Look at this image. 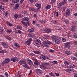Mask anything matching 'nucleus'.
Returning <instances> with one entry per match:
<instances>
[{"label": "nucleus", "mask_w": 77, "mask_h": 77, "mask_svg": "<svg viewBox=\"0 0 77 77\" xmlns=\"http://www.w3.org/2000/svg\"><path fill=\"white\" fill-rule=\"evenodd\" d=\"M35 6L37 7V11L40 10V9L41 8V5L40 4H35Z\"/></svg>", "instance_id": "3"}, {"label": "nucleus", "mask_w": 77, "mask_h": 77, "mask_svg": "<svg viewBox=\"0 0 77 77\" xmlns=\"http://www.w3.org/2000/svg\"><path fill=\"white\" fill-rule=\"evenodd\" d=\"M5 61L6 63H8L10 62V59L9 58H6Z\"/></svg>", "instance_id": "22"}, {"label": "nucleus", "mask_w": 77, "mask_h": 77, "mask_svg": "<svg viewBox=\"0 0 77 77\" xmlns=\"http://www.w3.org/2000/svg\"><path fill=\"white\" fill-rule=\"evenodd\" d=\"M62 5H63L62 4V3L60 2L57 6V8H58V9H59V8H60Z\"/></svg>", "instance_id": "20"}, {"label": "nucleus", "mask_w": 77, "mask_h": 77, "mask_svg": "<svg viewBox=\"0 0 77 77\" xmlns=\"http://www.w3.org/2000/svg\"><path fill=\"white\" fill-rule=\"evenodd\" d=\"M29 11H33L35 12H37V9L34 8H29Z\"/></svg>", "instance_id": "6"}, {"label": "nucleus", "mask_w": 77, "mask_h": 77, "mask_svg": "<svg viewBox=\"0 0 77 77\" xmlns=\"http://www.w3.org/2000/svg\"><path fill=\"white\" fill-rule=\"evenodd\" d=\"M34 53H35V54H41V52L38 51H34Z\"/></svg>", "instance_id": "25"}, {"label": "nucleus", "mask_w": 77, "mask_h": 77, "mask_svg": "<svg viewBox=\"0 0 77 77\" xmlns=\"http://www.w3.org/2000/svg\"><path fill=\"white\" fill-rule=\"evenodd\" d=\"M25 44L28 45H30V42L28 40L25 42Z\"/></svg>", "instance_id": "32"}, {"label": "nucleus", "mask_w": 77, "mask_h": 77, "mask_svg": "<svg viewBox=\"0 0 77 77\" xmlns=\"http://www.w3.org/2000/svg\"><path fill=\"white\" fill-rule=\"evenodd\" d=\"M14 45H15V46H16L17 47V48H19V47H20V45H19V44L18 43H14Z\"/></svg>", "instance_id": "24"}, {"label": "nucleus", "mask_w": 77, "mask_h": 77, "mask_svg": "<svg viewBox=\"0 0 77 77\" xmlns=\"http://www.w3.org/2000/svg\"><path fill=\"white\" fill-rule=\"evenodd\" d=\"M41 58L42 60H46V59H47V57L45 56L42 54L41 56Z\"/></svg>", "instance_id": "8"}, {"label": "nucleus", "mask_w": 77, "mask_h": 77, "mask_svg": "<svg viewBox=\"0 0 77 77\" xmlns=\"http://www.w3.org/2000/svg\"><path fill=\"white\" fill-rule=\"evenodd\" d=\"M36 72L39 74H42V71L40 69H36L35 70Z\"/></svg>", "instance_id": "10"}, {"label": "nucleus", "mask_w": 77, "mask_h": 77, "mask_svg": "<svg viewBox=\"0 0 77 77\" xmlns=\"http://www.w3.org/2000/svg\"><path fill=\"white\" fill-rule=\"evenodd\" d=\"M49 75H51V76H54V74H53V73L52 72L49 73Z\"/></svg>", "instance_id": "48"}, {"label": "nucleus", "mask_w": 77, "mask_h": 77, "mask_svg": "<svg viewBox=\"0 0 77 77\" xmlns=\"http://www.w3.org/2000/svg\"><path fill=\"white\" fill-rule=\"evenodd\" d=\"M56 0H51V4H53V3H54L56 1Z\"/></svg>", "instance_id": "40"}, {"label": "nucleus", "mask_w": 77, "mask_h": 77, "mask_svg": "<svg viewBox=\"0 0 77 77\" xmlns=\"http://www.w3.org/2000/svg\"><path fill=\"white\" fill-rule=\"evenodd\" d=\"M65 66H68V62H65Z\"/></svg>", "instance_id": "41"}, {"label": "nucleus", "mask_w": 77, "mask_h": 77, "mask_svg": "<svg viewBox=\"0 0 77 77\" xmlns=\"http://www.w3.org/2000/svg\"><path fill=\"white\" fill-rule=\"evenodd\" d=\"M32 39L31 38H29V40H28V41H29L30 42H32Z\"/></svg>", "instance_id": "59"}, {"label": "nucleus", "mask_w": 77, "mask_h": 77, "mask_svg": "<svg viewBox=\"0 0 77 77\" xmlns=\"http://www.w3.org/2000/svg\"><path fill=\"white\" fill-rule=\"evenodd\" d=\"M43 65H45V66H48V65H50V63H43Z\"/></svg>", "instance_id": "33"}, {"label": "nucleus", "mask_w": 77, "mask_h": 77, "mask_svg": "<svg viewBox=\"0 0 77 77\" xmlns=\"http://www.w3.org/2000/svg\"><path fill=\"white\" fill-rule=\"evenodd\" d=\"M75 27L74 26H73L72 27V28L71 29V30L72 32H74L75 31Z\"/></svg>", "instance_id": "29"}, {"label": "nucleus", "mask_w": 77, "mask_h": 77, "mask_svg": "<svg viewBox=\"0 0 77 77\" xmlns=\"http://www.w3.org/2000/svg\"><path fill=\"white\" fill-rule=\"evenodd\" d=\"M12 31L11 29H7V32L8 33H10L11 32H12Z\"/></svg>", "instance_id": "31"}, {"label": "nucleus", "mask_w": 77, "mask_h": 77, "mask_svg": "<svg viewBox=\"0 0 77 77\" xmlns=\"http://www.w3.org/2000/svg\"><path fill=\"white\" fill-rule=\"evenodd\" d=\"M71 71V69H67L66 70V71L68 72H70Z\"/></svg>", "instance_id": "44"}, {"label": "nucleus", "mask_w": 77, "mask_h": 77, "mask_svg": "<svg viewBox=\"0 0 77 77\" xmlns=\"http://www.w3.org/2000/svg\"><path fill=\"white\" fill-rule=\"evenodd\" d=\"M5 38L8 40H10V41H11V40H12V39H11V37H9L8 36H5Z\"/></svg>", "instance_id": "30"}, {"label": "nucleus", "mask_w": 77, "mask_h": 77, "mask_svg": "<svg viewBox=\"0 0 77 77\" xmlns=\"http://www.w3.org/2000/svg\"><path fill=\"white\" fill-rule=\"evenodd\" d=\"M27 23V26H30V23H29V22H27V23Z\"/></svg>", "instance_id": "58"}, {"label": "nucleus", "mask_w": 77, "mask_h": 77, "mask_svg": "<svg viewBox=\"0 0 77 77\" xmlns=\"http://www.w3.org/2000/svg\"><path fill=\"white\" fill-rule=\"evenodd\" d=\"M6 23L8 26H13V24L7 21Z\"/></svg>", "instance_id": "16"}, {"label": "nucleus", "mask_w": 77, "mask_h": 77, "mask_svg": "<svg viewBox=\"0 0 77 77\" xmlns=\"http://www.w3.org/2000/svg\"><path fill=\"white\" fill-rule=\"evenodd\" d=\"M40 67L43 70L44 69H47V68L45 66H44L42 65H40Z\"/></svg>", "instance_id": "7"}, {"label": "nucleus", "mask_w": 77, "mask_h": 77, "mask_svg": "<svg viewBox=\"0 0 77 77\" xmlns=\"http://www.w3.org/2000/svg\"><path fill=\"white\" fill-rule=\"evenodd\" d=\"M45 32H46L47 33H50V32H51V31L50 30V29H48L47 28L45 29Z\"/></svg>", "instance_id": "15"}, {"label": "nucleus", "mask_w": 77, "mask_h": 77, "mask_svg": "<svg viewBox=\"0 0 77 77\" xmlns=\"http://www.w3.org/2000/svg\"><path fill=\"white\" fill-rule=\"evenodd\" d=\"M53 62L54 64H55L56 65H57V62L56 61H54Z\"/></svg>", "instance_id": "55"}, {"label": "nucleus", "mask_w": 77, "mask_h": 77, "mask_svg": "<svg viewBox=\"0 0 77 77\" xmlns=\"http://www.w3.org/2000/svg\"><path fill=\"white\" fill-rule=\"evenodd\" d=\"M33 44L35 45H36V46H37V47H38L39 46V43H38L37 42V41H34L33 42Z\"/></svg>", "instance_id": "9"}, {"label": "nucleus", "mask_w": 77, "mask_h": 77, "mask_svg": "<svg viewBox=\"0 0 77 77\" xmlns=\"http://www.w3.org/2000/svg\"><path fill=\"white\" fill-rule=\"evenodd\" d=\"M66 15H69L70 14V11H69V10L68 9L66 11Z\"/></svg>", "instance_id": "26"}, {"label": "nucleus", "mask_w": 77, "mask_h": 77, "mask_svg": "<svg viewBox=\"0 0 77 77\" xmlns=\"http://www.w3.org/2000/svg\"><path fill=\"white\" fill-rule=\"evenodd\" d=\"M19 17H20V18H22L23 15L20 14L19 15Z\"/></svg>", "instance_id": "60"}, {"label": "nucleus", "mask_w": 77, "mask_h": 77, "mask_svg": "<svg viewBox=\"0 0 77 77\" xmlns=\"http://www.w3.org/2000/svg\"><path fill=\"white\" fill-rule=\"evenodd\" d=\"M65 53L66 54L69 55V54H71V52L70 51H65Z\"/></svg>", "instance_id": "37"}, {"label": "nucleus", "mask_w": 77, "mask_h": 77, "mask_svg": "<svg viewBox=\"0 0 77 77\" xmlns=\"http://www.w3.org/2000/svg\"><path fill=\"white\" fill-rule=\"evenodd\" d=\"M28 20V17H24L22 19V21H27Z\"/></svg>", "instance_id": "12"}, {"label": "nucleus", "mask_w": 77, "mask_h": 77, "mask_svg": "<svg viewBox=\"0 0 77 77\" xmlns=\"http://www.w3.org/2000/svg\"><path fill=\"white\" fill-rule=\"evenodd\" d=\"M52 38L53 40V41H54V43H55V44H60V40L57 38H56V37H55L54 36H52Z\"/></svg>", "instance_id": "1"}, {"label": "nucleus", "mask_w": 77, "mask_h": 77, "mask_svg": "<svg viewBox=\"0 0 77 77\" xmlns=\"http://www.w3.org/2000/svg\"><path fill=\"white\" fill-rule=\"evenodd\" d=\"M37 42H38V43L39 44V43H40L41 42V41H40V40H39V39H38L37 40H36Z\"/></svg>", "instance_id": "56"}, {"label": "nucleus", "mask_w": 77, "mask_h": 77, "mask_svg": "<svg viewBox=\"0 0 77 77\" xmlns=\"http://www.w3.org/2000/svg\"><path fill=\"white\" fill-rule=\"evenodd\" d=\"M5 63H6V62L5 61H3L2 62V65H5Z\"/></svg>", "instance_id": "63"}, {"label": "nucleus", "mask_w": 77, "mask_h": 77, "mask_svg": "<svg viewBox=\"0 0 77 77\" xmlns=\"http://www.w3.org/2000/svg\"><path fill=\"white\" fill-rule=\"evenodd\" d=\"M50 8H51V6L50 5H48L46 6V9L47 10L50 9Z\"/></svg>", "instance_id": "36"}, {"label": "nucleus", "mask_w": 77, "mask_h": 77, "mask_svg": "<svg viewBox=\"0 0 77 77\" xmlns=\"http://www.w3.org/2000/svg\"><path fill=\"white\" fill-rule=\"evenodd\" d=\"M27 62L29 65H33V63L32 62V61L30 60H27Z\"/></svg>", "instance_id": "11"}, {"label": "nucleus", "mask_w": 77, "mask_h": 77, "mask_svg": "<svg viewBox=\"0 0 77 77\" xmlns=\"http://www.w3.org/2000/svg\"><path fill=\"white\" fill-rule=\"evenodd\" d=\"M33 17L35 18H37V14H34L33 15Z\"/></svg>", "instance_id": "47"}, {"label": "nucleus", "mask_w": 77, "mask_h": 77, "mask_svg": "<svg viewBox=\"0 0 77 77\" xmlns=\"http://www.w3.org/2000/svg\"><path fill=\"white\" fill-rule=\"evenodd\" d=\"M66 0H63L62 2H61V3L63 5H65V4H66Z\"/></svg>", "instance_id": "18"}, {"label": "nucleus", "mask_w": 77, "mask_h": 77, "mask_svg": "<svg viewBox=\"0 0 77 77\" xmlns=\"http://www.w3.org/2000/svg\"><path fill=\"white\" fill-rule=\"evenodd\" d=\"M21 23H22V24L24 25V26H27V23H26L23 21H21Z\"/></svg>", "instance_id": "34"}, {"label": "nucleus", "mask_w": 77, "mask_h": 77, "mask_svg": "<svg viewBox=\"0 0 77 77\" xmlns=\"http://www.w3.org/2000/svg\"><path fill=\"white\" fill-rule=\"evenodd\" d=\"M18 59L17 57H14L13 58L11 59V61L14 62H16V61H18Z\"/></svg>", "instance_id": "5"}, {"label": "nucleus", "mask_w": 77, "mask_h": 77, "mask_svg": "<svg viewBox=\"0 0 77 77\" xmlns=\"http://www.w3.org/2000/svg\"><path fill=\"white\" fill-rule=\"evenodd\" d=\"M64 21L65 23H69V21L66 19H64Z\"/></svg>", "instance_id": "35"}, {"label": "nucleus", "mask_w": 77, "mask_h": 77, "mask_svg": "<svg viewBox=\"0 0 77 77\" xmlns=\"http://www.w3.org/2000/svg\"><path fill=\"white\" fill-rule=\"evenodd\" d=\"M24 14L25 15H28V13H27V12L26 11H24Z\"/></svg>", "instance_id": "46"}, {"label": "nucleus", "mask_w": 77, "mask_h": 77, "mask_svg": "<svg viewBox=\"0 0 77 77\" xmlns=\"http://www.w3.org/2000/svg\"><path fill=\"white\" fill-rule=\"evenodd\" d=\"M68 68H73V67L72 66H67Z\"/></svg>", "instance_id": "45"}, {"label": "nucleus", "mask_w": 77, "mask_h": 77, "mask_svg": "<svg viewBox=\"0 0 77 77\" xmlns=\"http://www.w3.org/2000/svg\"><path fill=\"white\" fill-rule=\"evenodd\" d=\"M49 51L51 53H54V50H53L50 49Z\"/></svg>", "instance_id": "52"}, {"label": "nucleus", "mask_w": 77, "mask_h": 77, "mask_svg": "<svg viewBox=\"0 0 77 77\" xmlns=\"http://www.w3.org/2000/svg\"><path fill=\"white\" fill-rule=\"evenodd\" d=\"M23 66L27 69H30V67L27 64H24L23 65Z\"/></svg>", "instance_id": "13"}, {"label": "nucleus", "mask_w": 77, "mask_h": 77, "mask_svg": "<svg viewBox=\"0 0 77 77\" xmlns=\"http://www.w3.org/2000/svg\"><path fill=\"white\" fill-rule=\"evenodd\" d=\"M4 30V29H3V28L2 27H1L0 28V33L1 34H2V33L3 32V31Z\"/></svg>", "instance_id": "17"}, {"label": "nucleus", "mask_w": 77, "mask_h": 77, "mask_svg": "<svg viewBox=\"0 0 77 77\" xmlns=\"http://www.w3.org/2000/svg\"><path fill=\"white\" fill-rule=\"evenodd\" d=\"M17 29H21V27L19 26H17Z\"/></svg>", "instance_id": "64"}, {"label": "nucleus", "mask_w": 77, "mask_h": 77, "mask_svg": "<svg viewBox=\"0 0 77 77\" xmlns=\"http://www.w3.org/2000/svg\"><path fill=\"white\" fill-rule=\"evenodd\" d=\"M18 8H19V5L18 4H16V5L15 6V9H17Z\"/></svg>", "instance_id": "27"}, {"label": "nucleus", "mask_w": 77, "mask_h": 77, "mask_svg": "<svg viewBox=\"0 0 77 77\" xmlns=\"http://www.w3.org/2000/svg\"><path fill=\"white\" fill-rule=\"evenodd\" d=\"M0 53H6L7 51L5 50H2L0 51Z\"/></svg>", "instance_id": "28"}, {"label": "nucleus", "mask_w": 77, "mask_h": 77, "mask_svg": "<svg viewBox=\"0 0 77 77\" xmlns=\"http://www.w3.org/2000/svg\"><path fill=\"white\" fill-rule=\"evenodd\" d=\"M34 63L35 65H37V66H38L39 65V64L36 63V62H34Z\"/></svg>", "instance_id": "53"}, {"label": "nucleus", "mask_w": 77, "mask_h": 77, "mask_svg": "<svg viewBox=\"0 0 77 77\" xmlns=\"http://www.w3.org/2000/svg\"><path fill=\"white\" fill-rule=\"evenodd\" d=\"M70 44H71L70 42H67L65 44L64 48H69V47H70Z\"/></svg>", "instance_id": "4"}, {"label": "nucleus", "mask_w": 77, "mask_h": 77, "mask_svg": "<svg viewBox=\"0 0 77 77\" xmlns=\"http://www.w3.org/2000/svg\"><path fill=\"white\" fill-rule=\"evenodd\" d=\"M6 8H5V6H3L2 7V11H5Z\"/></svg>", "instance_id": "43"}, {"label": "nucleus", "mask_w": 77, "mask_h": 77, "mask_svg": "<svg viewBox=\"0 0 77 77\" xmlns=\"http://www.w3.org/2000/svg\"><path fill=\"white\" fill-rule=\"evenodd\" d=\"M38 22L39 23H44V20H39L38 21Z\"/></svg>", "instance_id": "49"}, {"label": "nucleus", "mask_w": 77, "mask_h": 77, "mask_svg": "<svg viewBox=\"0 0 77 77\" xmlns=\"http://www.w3.org/2000/svg\"><path fill=\"white\" fill-rule=\"evenodd\" d=\"M12 1L13 3H17L19 2V0H12Z\"/></svg>", "instance_id": "23"}, {"label": "nucleus", "mask_w": 77, "mask_h": 77, "mask_svg": "<svg viewBox=\"0 0 77 77\" xmlns=\"http://www.w3.org/2000/svg\"><path fill=\"white\" fill-rule=\"evenodd\" d=\"M45 39H49V36L48 35L46 36L45 37Z\"/></svg>", "instance_id": "61"}, {"label": "nucleus", "mask_w": 77, "mask_h": 77, "mask_svg": "<svg viewBox=\"0 0 77 77\" xmlns=\"http://www.w3.org/2000/svg\"><path fill=\"white\" fill-rule=\"evenodd\" d=\"M74 37L75 38H77V34H74Z\"/></svg>", "instance_id": "54"}, {"label": "nucleus", "mask_w": 77, "mask_h": 77, "mask_svg": "<svg viewBox=\"0 0 77 77\" xmlns=\"http://www.w3.org/2000/svg\"><path fill=\"white\" fill-rule=\"evenodd\" d=\"M63 11H64V12H65V11L66 9V7H63Z\"/></svg>", "instance_id": "62"}, {"label": "nucleus", "mask_w": 77, "mask_h": 77, "mask_svg": "<svg viewBox=\"0 0 77 77\" xmlns=\"http://www.w3.org/2000/svg\"><path fill=\"white\" fill-rule=\"evenodd\" d=\"M19 63L20 65H23V64L26 63V62L24 61H20L19 62Z\"/></svg>", "instance_id": "14"}, {"label": "nucleus", "mask_w": 77, "mask_h": 77, "mask_svg": "<svg viewBox=\"0 0 77 77\" xmlns=\"http://www.w3.org/2000/svg\"><path fill=\"white\" fill-rule=\"evenodd\" d=\"M50 45L51 44V43H50V42L49 41H44V42H43L42 43L43 46V47H48V45Z\"/></svg>", "instance_id": "2"}, {"label": "nucleus", "mask_w": 77, "mask_h": 77, "mask_svg": "<svg viewBox=\"0 0 77 77\" xmlns=\"http://www.w3.org/2000/svg\"><path fill=\"white\" fill-rule=\"evenodd\" d=\"M56 29L57 30H60V31H62V28H60L59 26L56 27Z\"/></svg>", "instance_id": "19"}, {"label": "nucleus", "mask_w": 77, "mask_h": 77, "mask_svg": "<svg viewBox=\"0 0 77 77\" xmlns=\"http://www.w3.org/2000/svg\"><path fill=\"white\" fill-rule=\"evenodd\" d=\"M5 75H6V77H8L9 76V75L8 74L7 72H5Z\"/></svg>", "instance_id": "50"}, {"label": "nucleus", "mask_w": 77, "mask_h": 77, "mask_svg": "<svg viewBox=\"0 0 77 77\" xmlns=\"http://www.w3.org/2000/svg\"><path fill=\"white\" fill-rule=\"evenodd\" d=\"M71 58L72 60H77V59H76L77 58L76 57H71Z\"/></svg>", "instance_id": "38"}, {"label": "nucleus", "mask_w": 77, "mask_h": 77, "mask_svg": "<svg viewBox=\"0 0 77 77\" xmlns=\"http://www.w3.org/2000/svg\"><path fill=\"white\" fill-rule=\"evenodd\" d=\"M73 44L74 45H77V42L75 41L73 42Z\"/></svg>", "instance_id": "51"}, {"label": "nucleus", "mask_w": 77, "mask_h": 77, "mask_svg": "<svg viewBox=\"0 0 77 77\" xmlns=\"http://www.w3.org/2000/svg\"><path fill=\"white\" fill-rule=\"evenodd\" d=\"M28 31L29 33H32L33 32L34 30H33V29L32 28L31 29H29Z\"/></svg>", "instance_id": "21"}, {"label": "nucleus", "mask_w": 77, "mask_h": 77, "mask_svg": "<svg viewBox=\"0 0 77 77\" xmlns=\"http://www.w3.org/2000/svg\"><path fill=\"white\" fill-rule=\"evenodd\" d=\"M18 15H17V14H15L14 15V19H15V20H17V18H18Z\"/></svg>", "instance_id": "39"}, {"label": "nucleus", "mask_w": 77, "mask_h": 77, "mask_svg": "<svg viewBox=\"0 0 77 77\" xmlns=\"http://www.w3.org/2000/svg\"><path fill=\"white\" fill-rule=\"evenodd\" d=\"M28 36L29 37H31V38H32V37H33V35L31 34H28Z\"/></svg>", "instance_id": "57"}, {"label": "nucleus", "mask_w": 77, "mask_h": 77, "mask_svg": "<svg viewBox=\"0 0 77 77\" xmlns=\"http://www.w3.org/2000/svg\"><path fill=\"white\" fill-rule=\"evenodd\" d=\"M62 41L63 42H66V40L65 38H62Z\"/></svg>", "instance_id": "42"}]
</instances>
